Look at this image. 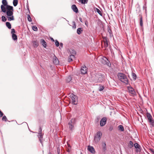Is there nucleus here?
<instances>
[{
	"mask_svg": "<svg viewBox=\"0 0 154 154\" xmlns=\"http://www.w3.org/2000/svg\"><path fill=\"white\" fill-rule=\"evenodd\" d=\"M117 76L119 79L122 82L127 85L129 84V81L127 76L124 74L122 73H119L118 74Z\"/></svg>",
	"mask_w": 154,
	"mask_h": 154,
	"instance_id": "nucleus-1",
	"label": "nucleus"
},
{
	"mask_svg": "<svg viewBox=\"0 0 154 154\" xmlns=\"http://www.w3.org/2000/svg\"><path fill=\"white\" fill-rule=\"evenodd\" d=\"M102 136V133L100 131H98L94 137V143H97L100 141Z\"/></svg>",
	"mask_w": 154,
	"mask_h": 154,
	"instance_id": "nucleus-2",
	"label": "nucleus"
},
{
	"mask_svg": "<svg viewBox=\"0 0 154 154\" xmlns=\"http://www.w3.org/2000/svg\"><path fill=\"white\" fill-rule=\"evenodd\" d=\"M137 13L138 15V17L140 18V24L141 27L143 26V17L142 14L141 12V10L139 6L137 7L136 8Z\"/></svg>",
	"mask_w": 154,
	"mask_h": 154,
	"instance_id": "nucleus-3",
	"label": "nucleus"
},
{
	"mask_svg": "<svg viewBox=\"0 0 154 154\" xmlns=\"http://www.w3.org/2000/svg\"><path fill=\"white\" fill-rule=\"evenodd\" d=\"M146 116L147 118L148 121L150 123V124L152 127L154 126V120L152 119V116L150 114L149 112L146 113Z\"/></svg>",
	"mask_w": 154,
	"mask_h": 154,
	"instance_id": "nucleus-4",
	"label": "nucleus"
},
{
	"mask_svg": "<svg viewBox=\"0 0 154 154\" xmlns=\"http://www.w3.org/2000/svg\"><path fill=\"white\" fill-rule=\"evenodd\" d=\"M70 98L72 100V104L76 105L78 103V97L72 94L70 95Z\"/></svg>",
	"mask_w": 154,
	"mask_h": 154,
	"instance_id": "nucleus-5",
	"label": "nucleus"
},
{
	"mask_svg": "<svg viewBox=\"0 0 154 154\" xmlns=\"http://www.w3.org/2000/svg\"><path fill=\"white\" fill-rule=\"evenodd\" d=\"M2 3L3 5H2L1 6L2 11L3 13H5L6 12V10L5 6L8 5V2L6 0H2Z\"/></svg>",
	"mask_w": 154,
	"mask_h": 154,
	"instance_id": "nucleus-6",
	"label": "nucleus"
},
{
	"mask_svg": "<svg viewBox=\"0 0 154 154\" xmlns=\"http://www.w3.org/2000/svg\"><path fill=\"white\" fill-rule=\"evenodd\" d=\"M76 119H72L69 123V128L70 130H72L74 129V125L75 123Z\"/></svg>",
	"mask_w": 154,
	"mask_h": 154,
	"instance_id": "nucleus-7",
	"label": "nucleus"
},
{
	"mask_svg": "<svg viewBox=\"0 0 154 154\" xmlns=\"http://www.w3.org/2000/svg\"><path fill=\"white\" fill-rule=\"evenodd\" d=\"M96 76L98 79L97 81L99 82H102L105 78V76L100 73L97 74Z\"/></svg>",
	"mask_w": 154,
	"mask_h": 154,
	"instance_id": "nucleus-8",
	"label": "nucleus"
},
{
	"mask_svg": "<svg viewBox=\"0 0 154 154\" xmlns=\"http://www.w3.org/2000/svg\"><path fill=\"white\" fill-rule=\"evenodd\" d=\"M127 89L128 92L131 95H134L136 94V92L134 89L131 86L127 87Z\"/></svg>",
	"mask_w": 154,
	"mask_h": 154,
	"instance_id": "nucleus-9",
	"label": "nucleus"
},
{
	"mask_svg": "<svg viewBox=\"0 0 154 154\" xmlns=\"http://www.w3.org/2000/svg\"><path fill=\"white\" fill-rule=\"evenodd\" d=\"M107 120L106 117L103 118L100 121V125L102 127L104 126L106 124Z\"/></svg>",
	"mask_w": 154,
	"mask_h": 154,
	"instance_id": "nucleus-10",
	"label": "nucleus"
},
{
	"mask_svg": "<svg viewBox=\"0 0 154 154\" xmlns=\"http://www.w3.org/2000/svg\"><path fill=\"white\" fill-rule=\"evenodd\" d=\"M103 63L104 64L107 65L109 66H111V64L110 63L109 61L106 57H103Z\"/></svg>",
	"mask_w": 154,
	"mask_h": 154,
	"instance_id": "nucleus-11",
	"label": "nucleus"
},
{
	"mask_svg": "<svg viewBox=\"0 0 154 154\" xmlns=\"http://www.w3.org/2000/svg\"><path fill=\"white\" fill-rule=\"evenodd\" d=\"M87 71V68L85 66H84L82 67L81 69V72L82 74H86Z\"/></svg>",
	"mask_w": 154,
	"mask_h": 154,
	"instance_id": "nucleus-12",
	"label": "nucleus"
},
{
	"mask_svg": "<svg viewBox=\"0 0 154 154\" xmlns=\"http://www.w3.org/2000/svg\"><path fill=\"white\" fill-rule=\"evenodd\" d=\"M88 149L89 151L92 153L94 154L95 152V149L92 146H88Z\"/></svg>",
	"mask_w": 154,
	"mask_h": 154,
	"instance_id": "nucleus-13",
	"label": "nucleus"
},
{
	"mask_svg": "<svg viewBox=\"0 0 154 154\" xmlns=\"http://www.w3.org/2000/svg\"><path fill=\"white\" fill-rule=\"evenodd\" d=\"M71 8L72 10L74 12L76 13H77L79 11L77 7L76 6V5H72V6Z\"/></svg>",
	"mask_w": 154,
	"mask_h": 154,
	"instance_id": "nucleus-14",
	"label": "nucleus"
},
{
	"mask_svg": "<svg viewBox=\"0 0 154 154\" xmlns=\"http://www.w3.org/2000/svg\"><path fill=\"white\" fill-rule=\"evenodd\" d=\"M53 63L55 65H58L59 63V61L57 57L54 56V57L53 60Z\"/></svg>",
	"mask_w": 154,
	"mask_h": 154,
	"instance_id": "nucleus-15",
	"label": "nucleus"
},
{
	"mask_svg": "<svg viewBox=\"0 0 154 154\" xmlns=\"http://www.w3.org/2000/svg\"><path fill=\"white\" fill-rule=\"evenodd\" d=\"M6 12L7 16H10L13 15V11H7Z\"/></svg>",
	"mask_w": 154,
	"mask_h": 154,
	"instance_id": "nucleus-16",
	"label": "nucleus"
},
{
	"mask_svg": "<svg viewBox=\"0 0 154 154\" xmlns=\"http://www.w3.org/2000/svg\"><path fill=\"white\" fill-rule=\"evenodd\" d=\"M40 42L43 46L45 48H46L47 46V44L45 40L43 39H42L40 40Z\"/></svg>",
	"mask_w": 154,
	"mask_h": 154,
	"instance_id": "nucleus-17",
	"label": "nucleus"
},
{
	"mask_svg": "<svg viewBox=\"0 0 154 154\" xmlns=\"http://www.w3.org/2000/svg\"><path fill=\"white\" fill-rule=\"evenodd\" d=\"M6 7V9H7V11H14L13 7V6L8 5Z\"/></svg>",
	"mask_w": 154,
	"mask_h": 154,
	"instance_id": "nucleus-18",
	"label": "nucleus"
},
{
	"mask_svg": "<svg viewBox=\"0 0 154 154\" xmlns=\"http://www.w3.org/2000/svg\"><path fill=\"white\" fill-rule=\"evenodd\" d=\"M107 29H108V31L109 32L110 37H112V36H113V34L112 31L111 29H110V26H107Z\"/></svg>",
	"mask_w": 154,
	"mask_h": 154,
	"instance_id": "nucleus-19",
	"label": "nucleus"
},
{
	"mask_svg": "<svg viewBox=\"0 0 154 154\" xmlns=\"http://www.w3.org/2000/svg\"><path fill=\"white\" fill-rule=\"evenodd\" d=\"M34 46L37 48L38 45V43L37 41H34L32 42Z\"/></svg>",
	"mask_w": 154,
	"mask_h": 154,
	"instance_id": "nucleus-20",
	"label": "nucleus"
},
{
	"mask_svg": "<svg viewBox=\"0 0 154 154\" xmlns=\"http://www.w3.org/2000/svg\"><path fill=\"white\" fill-rule=\"evenodd\" d=\"M102 146L103 151L105 152L106 150V145L105 142L102 143Z\"/></svg>",
	"mask_w": 154,
	"mask_h": 154,
	"instance_id": "nucleus-21",
	"label": "nucleus"
},
{
	"mask_svg": "<svg viewBox=\"0 0 154 154\" xmlns=\"http://www.w3.org/2000/svg\"><path fill=\"white\" fill-rule=\"evenodd\" d=\"M7 17L8 21H11V20H14V18L13 15L11 16H7Z\"/></svg>",
	"mask_w": 154,
	"mask_h": 154,
	"instance_id": "nucleus-22",
	"label": "nucleus"
},
{
	"mask_svg": "<svg viewBox=\"0 0 154 154\" xmlns=\"http://www.w3.org/2000/svg\"><path fill=\"white\" fill-rule=\"evenodd\" d=\"M69 52L71 54V55H75L76 54V51L73 49H70L69 51Z\"/></svg>",
	"mask_w": 154,
	"mask_h": 154,
	"instance_id": "nucleus-23",
	"label": "nucleus"
},
{
	"mask_svg": "<svg viewBox=\"0 0 154 154\" xmlns=\"http://www.w3.org/2000/svg\"><path fill=\"white\" fill-rule=\"evenodd\" d=\"M83 31L82 28H78L77 31V34L79 35Z\"/></svg>",
	"mask_w": 154,
	"mask_h": 154,
	"instance_id": "nucleus-24",
	"label": "nucleus"
},
{
	"mask_svg": "<svg viewBox=\"0 0 154 154\" xmlns=\"http://www.w3.org/2000/svg\"><path fill=\"white\" fill-rule=\"evenodd\" d=\"M95 11H96L99 14L100 16H102V14L101 12V11H100V10L98 9V8H95Z\"/></svg>",
	"mask_w": 154,
	"mask_h": 154,
	"instance_id": "nucleus-25",
	"label": "nucleus"
},
{
	"mask_svg": "<svg viewBox=\"0 0 154 154\" xmlns=\"http://www.w3.org/2000/svg\"><path fill=\"white\" fill-rule=\"evenodd\" d=\"M134 145L135 148L138 149H140V146L138 143H135L134 144Z\"/></svg>",
	"mask_w": 154,
	"mask_h": 154,
	"instance_id": "nucleus-26",
	"label": "nucleus"
},
{
	"mask_svg": "<svg viewBox=\"0 0 154 154\" xmlns=\"http://www.w3.org/2000/svg\"><path fill=\"white\" fill-rule=\"evenodd\" d=\"M119 130L122 131H124V128L123 126L122 125H119L118 127Z\"/></svg>",
	"mask_w": 154,
	"mask_h": 154,
	"instance_id": "nucleus-27",
	"label": "nucleus"
},
{
	"mask_svg": "<svg viewBox=\"0 0 154 154\" xmlns=\"http://www.w3.org/2000/svg\"><path fill=\"white\" fill-rule=\"evenodd\" d=\"M6 25L9 29H11V25L9 22H6Z\"/></svg>",
	"mask_w": 154,
	"mask_h": 154,
	"instance_id": "nucleus-28",
	"label": "nucleus"
},
{
	"mask_svg": "<svg viewBox=\"0 0 154 154\" xmlns=\"http://www.w3.org/2000/svg\"><path fill=\"white\" fill-rule=\"evenodd\" d=\"M12 38L14 40H17V35L15 34H13L12 35Z\"/></svg>",
	"mask_w": 154,
	"mask_h": 154,
	"instance_id": "nucleus-29",
	"label": "nucleus"
},
{
	"mask_svg": "<svg viewBox=\"0 0 154 154\" xmlns=\"http://www.w3.org/2000/svg\"><path fill=\"white\" fill-rule=\"evenodd\" d=\"M72 79V77L70 76H68L66 79V81L67 82H69Z\"/></svg>",
	"mask_w": 154,
	"mask_h": 154,
	"instance_id": "nucleus-30",
	"label": "nucleus"
},
{
	"mask_svg": "<svg viewBox=\"0 0 154 154\" xmlns=\"http://www.w3.org/2000/svg\"><path fill=\"white\" fill-rule=\"evenodd\" d=\"M132 78H133V80H135L137 78L136 74L132 72Z\"/></svg>",
	"mask_w": 154,
	"mask_h": 154,
	"instance_id": "nucleus-31",
	"label": "nucleus"
},
{
	"mask_svg": "<svg viewBox=\"0 0 154 154\" xmlns=\"http://www.w3.org/2000/svg\"><path fill=\"white\" fill-rule=\"evenodd\" d=\"M17 0H14L13 1V4L14 6H16L18 4Z\"/></svg>",
	"mask_w": 154,
	"mask_h": 154,
	"instance_id": "nucleus-32",
	"label": "nucleus"
},
{
	"mask_svg": "<svg viewBox=\"0 0 154 154\" xmlns=\"http://www.w3.org/2000/svg\"><path fill=\"white\" fill-rule=\"evenodd\" d=\"M82 4H85L87 3L88 0H79Z\"/></svg>",
	"mask_w": 154,
	"mask_h": 154,
	"instance_id": "nucleus-33",
	"label": "nucleus"
},
{
	"mask_svg": "<svg viewBox=\"0 0 154 154\" xmlns=\"http://www.w3.org/2000/svg\"><path fill=\"white\" fill-rule=\"evenodd\" d=\"M104 42V44L103 45V47L105 48H106V47H107L108 46V41H106V42Z\"/></svg>",
	"mask_w": 154,
	"mask_h": 154,
	"instance_id": "nucleus-34",
	"label": "nucleus"
},
{
	"mask_svg": "<svg viewBox=\"0 0 154 154\" xmlns=\"http://www.w3.org/2000/svg\"><path fill=\"white\" fill-rule=\"evenodd\" d=\"M75 55H70L69 56L70 57V60H69V62H70L72 61V59L73 58H75Z\"/></svg>",
	"mask_w": 154,
	"mask_h": 154,
	"instance_id": "nucleus-35",
	"label": "nucleus"
},
{
	"mask_svg": "<svg viewBox=\"0 0 154 154\" xmlns=\"http://www.w3.org/2000/svg\"><path fill=\"white\" fill-rule=\"evenodd\" d=\"M32 29L34 31H36L38 30V28L36 26H32Z\"/></svg>",
	"mask_w": 154,
	"mask_h": 154,
	"instance_id": "nucleus-36",
	"label": "nucleus"
},
{
	"mask_svg": "<svg viewBox=\"0 0 154 154\" xmlns=\"http://www.w3.org/2000/svg\"><path fill=\"white\" fill-rule=\"evenodd\" d=\"M2 21L5 22L7 20L6 18L4 16H2Z\"/></svg>",
	"mask_w": 154,
	"mask_h": 154,
	"instance_id": "nucleus-37",
	"label": "nucleus"
},
{
	"mask_svg": "<svg viewBox=\"0 0 154 154\" xmlns=\"http://www.w3.org/2000/svg\"><path fill=\"white\" fill-rule=\"evenodd\" d=\"M43 134L42 133H38V136L39 138H43Z\"/></svg>",
	"mask_w": 154,
	"mask_h": 154,
	"instance_id": "nucleus-38",
	"label": "nucleus"
},
{
	"mask_svg": "<svg viewBox=\"0 0 154 154\" xmlns=\"http://www.w3.org/2000/svg\"><path fill=\"white\" fill-rule=\"evenodd\" d=\"M129 145L130 146V147L131 148L133 147L134 146V144L131 141H129Z\"/></svg>",
	"mask_w": 154,
	"mask_h": 154,
	"instance_id": "nucleus-39",
	"label": "nucleus"
},
{
	"mask_svg": "<svg viewBox=\"0 0 154 154\" xmlns=\"http://www.w3.org/2000/svg\"><path fill=\"white\" fill-rule=\"evenodd\" d=\"M60 43L58 41L56 40L55 41V45L57 47H58Z\"/></svg>",
	"mask_w": 154,
	"mask_h": 154,
	"instance_id": "nucleus-40",
	"label": "nucleus"
},
{
	"mask_svg": "<svg viewBox=\"0 0 154 154\" xmlns=\"http://www.w3.org/2000/svg\"><path fill=\"white\" fill-rule=\"evenodd\" d=\"M27 19L29 21L31 22L32 21L31 18L29 15H28L27 16Z\"/></svg>",
	"mask_w": 154,
	"mask_h": 154,
	"instance_id": "nucleus-41",
	"label": "nucleus"
},
{
	"mask_svg": "<svg viewBox=\"0 0 154 154\" xmlns=\"http://www.w3.org/2000/svg\"><path fill=\"white\" fill-rule=\"evenodd\" d=\"M104 89V87L103 86H100L99 88V91H102Z\"/></svg>",
	"mask_w": 154,
	"mask_h": 154,
	"instance_id": "nucleus-42",
	"label": "nucleus"
},
{
	"mask_svg": "<svg viewBox=\"0 0 154 154\" xmlns=\"http://www.w3.org/2000/svg\"><path fill=\"white\" fill-rule=\"evenodd\" d=\"M2 120L3 121L6 122L7 120L6 117L5 116H4L2 117Z\"/></svg>",
	"mask_w": 154,
	"mask_h": 154,
	"instance_id": "nucleus-43",
	"label": "nucleus"
},
{
	"mask_svg": "<svg viewBox=\"0 0 154 154\" xmlns=\"http://www.w3.org/2000/svg\"><path fill=\"white\" fill-rule=\"evenodd\" d=\"M103 42L108 41V40L107 39V38L106 37H103Z\"/></svg>",
	"mask_w": 154,
	"mask_h": 154,
	"instance_id": "nucleus-44",
	"label": "nucleus"
},
{
	"mask_svg": "<svg viewBox=\"0 0 154 154\" xmlns=\"http://www.w3.org/2000/svg\"><path fill=\"white\" fill-rule=\"evenodd\" d=\"M15 32V30L14 29H11V33L12 34H14V33Z\"/></svg>",
	"mask_w": 154,
	"mask_h": 154,
	"instance_id": "nucleus-45",
	"label": "nucleus"
},
{
	"mask_svg": "<svg viewBox=\"0 0 154 154\" xmlns=\"http://www.w3.org/2000/svg\"><path fill=\"white\" fill-rule=\"evenodd\" d=\"M42 133V129L41 127H40L38 130V133Z\"/></svg>",
	"mask_w": 154,
	"mask_h": 154,
	"instance_id": "nucleus-46",
	"label": "nucleus"
},
{
	"mask_svg": "<svg viewBox=\"0 0 154 154\" xmlns=\"http://www.w3.org/2000/svg\"><path fill=\"white\" fill-rule=\"evenodd\" d=\"M149 150L152 153L154 154V150L153 149H150Z\"/></svg>",
	"mask_w": 154,
	"mask_h": 154,
	"instance_id": "nucleus-47",
	"label": "nucleus"
},
{
	"mask_svg": "<svg viewBox=\"0 0 154 154\" xmlns=\"http://www.w3.org/2000/svg\"><path fill=\"white\" fill-rule=\"evenodd\" d=\"M3 115V112L0 110V117H2Z\"/></svg>",
	"mask_w": 154,
	"mask_h": 154,
	"instance_id": "nucleus-48",
	"label": "nucleus"
},
{
	"mask_svg": "<svg viewBox=\"0 0 154 154\" xmlns=\"http://www.w3.org/2000/svg\"><path fill=\"white\" fill-rule=\"evenodd\" d=\"M39 140L40 141V142L41 143L42 145H43V144H42V138H39Z\"/></svg>",
	"mask_w": 154,
	"mask_h": 154,
	"instance_id": "nucleus-49",
	"label": "nucleus"
},
{
	"mask_svg": "<svg viewBox=\"0 0 154 154\" xmlns=\"http://www.w3.org/2000/svg\"><path fill=\"white\" fill-rule=\"evenodd\" d=\"M85 24L88 26V23L87 20H85Z\"/></svg>",
	"mask_w": 154,
	"mask_h": 154,
	"instance_id": "nucleus-50",
	"label": "nucleus"
},
{
	"mask_svg": "<svg viewBox=\"0 0 154 154\" xmlns=\"http://www.w3.org/2000/svg\"><path fill=\"white\" fill-rule=\"evenodd\" d=\"M59 45H60V46L62 48L63 47V43H62L60 42Z\"/></svg>",
	"mask_w": 154,
	"mask_h": 154,
	"instance_id": "nucleus-51",
	"label": "nucleus"
},
{
	"mask_svg": "<svg viewBox=\"0 0 154 154\" xmlns=\"http://www.w3.org/2000/svg\"><path fill=\"white\" fill-rule=\"evenodd\" d=\"M79 19L81 22L83 23L82 19L81 17H79Z\"/></svg>",
	"mask_w": 154,
	"mask_h": 154,
	"instance_id": "nucleus-52",
	"label": "nucleus"
},
{
	"mask_svg": "<svg viewBox=\"0 0 154 154\" xmlns=\"http://www.w3.org/2000/svg\"><path fill=\"white\" fill-rule=\"evenodd\" d=\"M73 23H74V26H73V27H74V26L75 28H76V24H75V22H73Z\"/></svg>",
	"mask_w": 154,
	"mask_h": 154,
	"instance_id": "nucleus-53",
	"label": "nucleus"
},
{
	"mask_svg": "<svg viewBox=\"0 0 154 154\" xmlns=\"http://www.w3.org/2000/svg\"><path fill=\"white\" fill-rule=\"evenodd\" d=\"M51 40L53 42H54V39L52 37L50 38Z\"/></svg>",
	"mask_w": 154,
	"mask_h": 154,
	"instance_id": "nucleus-54",
	"label": "nucleus"
},
{
	"mask_svg": "<svg viewBox=\"0 0 154 154\" xmlns=\"http://www.w3.org/2000/svg\"><path fill=\"white\" fill-rule=\"evenodd\" d=\"M112 129H113V128H112V127H110L109 130H110V131L112 130Z\"/></svg>",
	"mask_w": 154,
	"mask_h": 154,
	"instance_id": "nucleus-55",
	"label": "nucleus"
},
{
	"mask_svg": "<svg viewBox=\"0 0 154 154\" xmlns=\"http://www.w3.org/2000/svg\"><path fill=\"white\" fill-rule=\"evenodd\" d=\"M27 9L29 10V7L28 4H27V5L26 6Z\"/></svg>",
	"mask_w": 154,
	"mask_h": 154,
	"instance_id": "nucleus-56",
	"label": "nucleus"
},
{
	"mask_svg": "<svg viewBox=\"0 0 154 154\" xmlns=\"http://www.w3.org/2000/svg\"><path fill=\"white\" fill-rule=\"evenodd\" d=\"M70 56H69V58L68 59V61L69 62V60H70Z\"/></svg>",
	"mask_w": 154,
	"mask_h": 154,
	"instance_id": "nucleus-57",
	"label": "nucleus"
},
{
	"mask_svg": "<svg viewBox=\"0 0 154 154\" xmlns=\"http://www.w3.org/2000/svg\"><path fill=\"white\" fill-rule=\"evenodd\" d=\"M48 154H52L50 152H49Z\"/></svg>",
	"mask_w": 154,
	"mask_h": 154,
	"instance_id": "nucleus-58",
	"label": "nucleus"
},
{
	"mask_svg": "<svg viewBox=\"0 0 154 154\" xmlns=\"http://www.w3.org/2000/svg\"><path fill=\"white\" fill-rule=\"evenodd\" d=\"M81 154H82V153H81Z\"/></svg>",
	"mask_w": 154,
	"mask_h": 154,
	"instance_id": "nucleus-59",
	"label": "nucleus"
}]
</instances>
